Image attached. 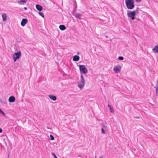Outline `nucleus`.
I'll return each mask as SVG.
<instances>
[{"mask_svg":"<svg viewBox=\"0 0 158 158\" xmlns=\"http://www.w3.org/2000/svg\"><path fill=\"white\" fill-rule=\"evenodd\" d=\"M85 79L82 74L81 75L80 78L78 79L77 86L80 89H82L85 86Z\"/></svg>","mask_w":158,"mask_h":158,"instance_id":"nucleus-1","label":"nucleus"},{"mask_svg":"<svg viewBox=\"0 0 158 158\" xmlns=\"http://www.w3.org/2000/svg\"><path fill=\"white\" fill-rule=\"evenodd\" d=\"M125 4L127 8L130 10L133 9L135 7L133 0H125Z\"/></svg>","mask_w":158,"mask_h":158,"instance_id":"nucleus-2","label":"nucleus"},{"mask_svg":"<svg viewBox=\"0 0 158 158\" xmlns=\"http://www.w3.org/2000/svg\"><path fill=\"white\" fill-rule=\"evenodd\" d=\"M137 10L129 11L127 12V15L132 20H134L135 19V17L136 15Z\"/></svg>","mask_w":158,"mask_h":158,"instance_id":"nucleus-3","label":"nucleus"},{"mask_svg":"<svg viewBox=\"0 0 158 158\" xmlns=\"http://www.w3.org/2000/svg\"><path fill=\"white\" fill-rule=\"evenodd\" d=\"M78 66L79 67L80 73L81 74H85L88 72L87 70L84 65H79Z\"/></svg>","mask_w":158,"mask_h":158,"instance_id":"nucleus-4","label":"nucleus"},{"mask_svg":"<svg viewBox=\"0 0 158 158\" xmlns=\"http://www.w3.org/2000/svg\"><path fill=\"white\" fill-rule=\"evenodd\" d=\"M21 56V52L20 51L15 53L13 56L14 62H16L17 60L20 59Z\"/></svg>","mask_w":158,"mask_h":158,"instance_id":"nucleus-5","label":"nucleus"},{"mask_svg":"<svg viewBox=\"0 0 158 158\" xmlns=\"http://www.w3.org/2000/svg\"><path fill=\"white\" fill-rule=\"evenodd\" d=\"M122 67V66L120 64L115 65L113 67V70L115 73L117 74L120 72Z\"/></svg>","mask_w":158,"mask_h":158,"instance_id":"nucleus-6","label":"nucleus"},{"mask_svg":"<svg viewBox=\"0 0 158 158\" xmlns=\"http://www.w3.org/2000/svg\"><path fill=\"white\" fill-rule=\"evenodd\" d=\"M28 20L26 19H22L21 23V24L22 26H24L27 23Z\"/></svg>","mask_w":158,"mask_h":158,"instance_id":"nucleus-7","label":"nucleus"},{"mask_svg":"<svg viewBox=\"0 0 158 158\" xmlns=\"http://www.w3.org/2000/svg\"><path fill=\"white\" fill-rule=\"evenodd\" d=\"M27 0H18V3L20 5H24L27 2Z\"/></svg>","mask_w":158,"mask_h":158,"instance_id":"nucleus-8","label":"nucleus"},{"mask_svg":"<svg viewBox=\"0 0 158 158\" xmlns=\"http://www.w3.org/2000/svg\"><path fill=\"white\" fill-rule=\"evenodd\" d=\"M152 51L155 54H158V44L152 48Z\"/></svg>","mask_w":158,"mask_h":158,"instance_id":"nucleus-9","label":"nucleus"},{"mask_svg":"<svg viewBox=\"0 0 158 158\" xmlns=\"http://www.w3.org/2000/svg\"><path fill=\"white\" fill-rule=\"evenodd\" d=\"M48 96L51 100H52L53 101H55L57 99L56 97L53 95H49Z\"/></svg>","mask_w":158,"mask_h":158,"instance_id":"nucleus-10","label":"nucleus"},{"mask_svg":"<svg viewBox=\"0 0 158 158\" xmlns=\"http://www.w3.org/2000/svg\"><path fill=\"white\" fill-rule=\"evenodd\" d=\"M15 98L13 96L10 97L9 98L8 101L10 102H13L15 101Z\"/></svg>","mask_w":158,"mask_h":158,"instance_id":"nucleus-11","label":"nucleus"},{"mask_svg":"<svg viewBox=\"0 0 158 158\" xmlns=\"http://www.w3.org/2000/svg\"><path fill=\"white\" fill-rule=\"evenodd\" d=\"M2 18L3 21H5L7 19V15L5 13H3L2 15Z\"/></svg>","mask_w":158,"mask_h":158,"instance_id":"nucleus-12","label":"nucleus"},{"mask_svg":"<svg viewBox=\"0 0 158 158\" xmlns=\"http://www.w3.org/2000/svg\"><path fill=\"white\" fill-rule=\"evenodd\" d=\"M80 57L79 56L75 55L73 56V60L74 61H77L79 60Z\"/></svg>","mask_w":158,"mask_h":158,"instance_id":"nucleus-13","label":"nucleus"},{"mask_svg":"<svg viewBox=\"0 0 158 158\" xmlns=\"http://www.w3.org/2000/svg\"><path fill=\"white\" fill-rule=\"evenodd\" d=\"M36 9L40 11H41L43 9L42 7L41 6H40L39 4H37L36 5Z\"/></svg>","mask_w":158,"mask_h":158,"instance_id":"nucleus-14","label":"nucleus"},{"mask_svg":"<svg viewBox=\"0 0 158 158\" xmlns=\"http://www.w3.org/2000/svg\"><path fill=\"white\" fill-rule=\"evenodd\" d=\"M76 18H78L80 19H81L82 15L79 13H77L74 15Z\"/></svg>","mask_w":158,"mask_h":158,"instance_id":"nucleus-15","label":"nucleus"},{"mask_svg":"<svg viewBox=\"0 0 158 158\" xmlns=\"http://www.w3.org/2000/svg\"><path fill=\"white\" fill-rule=\"evenodd\" d=\"M108 106L109 108L110 112L111 113H114V110L113 107L109 104L108 105Z\"/></svg>","mask_w":158,"mask_h":158,"instance_id":"nucleus-16","label":"nucleus"},{"mask_svg":"<svg viewBox=\"0 0 158 158\" xmlns=\"http://www.w3.org/2000/svg\"><path fill=\"white\" fill-rule=\"evenodd\" d=\"M59 28L62 31L66 29L65 26L63 25H60L59 27Z\"/></svg>","mask_w":158,"mask_h":158,"instance_id":"nucleus-17","label":"nucleus"},{"mask_svg":"<svg viewBox=\"0 0 158 158\" xmlns=\"http://www.w3.org/2000/svg\"><path fill=\"white\" fill-rule=\"evenodd\" d=\"M156 89V94L157 96H158V81L157 82V84L155 87Z\"/></svg>","mask_w":158,"mask_h":158,"instance_id":"nucleus-18","label":"nucleus"},{"mask_svg":"<svg viewBox=\"0 0 158 158\" xmlns=\"http://www.w3.org/2000/svg\"><path fill=\"white\" fill-rule=\"evenodd\" d=\"M102 128L105 129V131H106L107 130V126L106 124H103Z\"/></svg>","mask_w":158,"mask_h":158,"instance_id":"nucleus-19","label":"nucleus"},{"mask_svg":"<svg viewBox=\"0 0 158 158\" xmlns=\"http://www.w3.org/2000/svg\"><path fill=\"white\" fill-rule=\"evenodd\" d=\"M0 113H1L3 116H6L5 113L2 110H1V109L0 108Z\"/></svg>","mask_w":158,"mask_h":158,"instance_id":"nucleus-20","label":"nucleus"},{"mask_svg":"<svg viewBox=\"0 0 158 158\" xmlns=\"http://www.w3.org/2000/svg\"><path fill=\"white\" fill-rule=\"evenodd\" d=\"M101 133L103 134H105V130L104 129H103L102 128L101 129Z\"/></svg>","mask_w":158,"mask_h":158,"instance_id":"nucleus-21","label":"nucleus"},{"mask_svg":"<svg viewBox=\"0 0 158 158\" xmlns=\"http://www.w3.org/2000/svg\"><path fill=\"white\" fill-rule=\"evenodd\" d=\"M50 137L51 140H53L54 139V138L52 135H50Z\"/></svg>","mask_w":158,"mask_h":158,"instance_id":"nucleus-22","label":"nucleus"},{"mask_svg":"<svg viewBox=\"0 0 158 158\" xmlns=\"http://www.w3.org/2000/svg\"><path fill=\"white\" fill-rule=\"evenodd\" d=\"M39 15L41 16H42L43 18H44V13H43V12H39Z\"/></svg>","mask_w":158,"mask_h":158,"instance_id":"nucleus-23","label":"nucleus"},{"mask_svg":"<svg viewBox=\"0 0 158 158\" xmlns=\"http://www.w3.org/2000/svg\"><path fill=\"white\" fill-rule=\"evenodd\" d=\"M118 59L120 60H123L124 59V58L123 56H119L118 57Z\"/></svg>","mask_w":158,"mask_h":158,"instance_id":"nucleus-24","label":"nucleus"},{"mask_svg":"<svg viewBox=\"0 0 158 158\" xmlns=\"http://www.w3.org/2000/svg\"><path fill=\"white\" fill-rule=\"evenodd\" d=\"M52 154L54 156V158H58L54 153H52Z\"/></svg>","mask_w":158,"mask_h":158,"instance_id":"nucleus-25","label":"nucleus"},{"mask_svg":"<svg viewBox=\"0 0 158 158\" xmlns=\"http://www.w3.org/2000/svg\"><path fill=\"white\" fill-rule=\"evenodd\" d=\"M0 102L1 103H3V101H2V100L0 98Z\"/></svg>","mask_w":158,"mask_h":158,"instance_id":"nucleus-26","label":"nucleus"},{"mask_svg":"<svg viewBox=\"0 0 158 158\" xmlns=\"http://www.w3.org/2000/svg\"><path fill=\"white\" fill-rule=\"evenodd\" d=\"M2 129L1 128H0V133H1L2 132Z\"/></svg>","mask_w":158,"mask_h":158,"instance_id":"nucleus-27","label":"nucleus"},{"mask_svg":"<svg viewBox=\"0 0 158 158\" xmlns=\"http://www.w3.org/2000/svg\"><path fill=\"white\" fill-rule=\"evenodd\" d=\"M24 9L25 10H27V8L26 7H24Z\"/></svg>","mask_w":158,"mask_h":158,"instance_id":"nucleus-28","label":"nucleus"},{"mask_svg":"<svg viewBox=\"0 0 158 158\" xmlns=\"http://www.w3.org/2000/svg\"><path fill=\"white\" fill-rule=\"evenodd\" d=\"M79 54V52H77V54Z\"/></svg>","mask_w":158,"mask_h":158,"instance_id":"nucleus-29","label":"nucleus"}]
</instances>
